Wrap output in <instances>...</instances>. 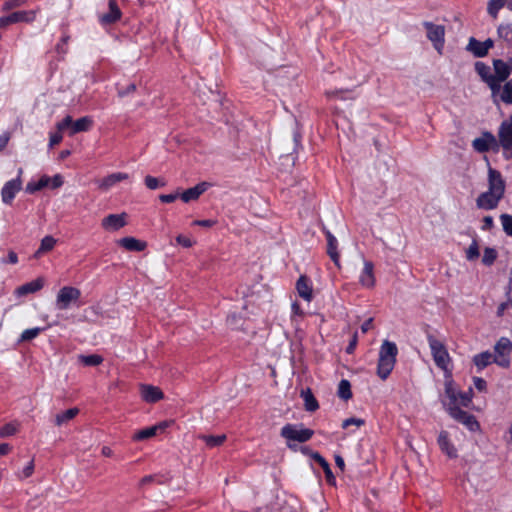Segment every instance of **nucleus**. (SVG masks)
Listing matches in <instances>:
<instances>
[{
	"label": "nucleus",
	"instance_id": "1",
	"mask_svg": "<svg viewBox=\"0 0 512 512\" xmlns=\"http://www.w3.org/2000/svg\"><path fill=\"white\" fill-rule=\"evenodd\" d=\"M506 183L501 173L489 167L488 169V190L481 193L476 199V206L483 210L495 209L500 200L504 197Z\"/></svg>",
	"mask_w": 512,
	"mask_h": 512
},
{
	"label": "nucleus",
	"instance_id": "2",
	"mask_svg": "<svg viewBox=\"0 0 512 512\" xmlns=\"http://www.w3.org/2000/svg\"><path fill=\"white\" fill-rule=\"evenodd\" d=\"M397 354L398 348L396 344L389 340H384L379 350L377 364V375L382 380L387 379L392 372L396 363Z\"/></svg>",
	"mask_w": 512,
	"mask_h": 512
},
{
	"label": "nucleus",
	"instance_id": "3",
	"mask_svg": "<svg viewBox=\"0 0 512 512\" xmlns=\"http://www.w3.org/2000/svg\"><path fill=\"white\" fill-rule=\"evenodd\" d=\"M447 398L449 399L448 403H444L448 414L455 419L456 421L465 425L470 431L475 432L480 430V424L477 421L476 417L464 410H462L459 406H455V395L451 388L447 389Z\"/></svg>",
	"mask_w": 512,
	"mask_h": 512
},
{
	"label": "nucleus",
	"instance_id": "4",
	"mask_svg": "<svg viewBox=\"0 0 512 512\" xmlns=\"http://www.w3.org/2000/svg\"><path fill=\"white\" fill-rule=\"evenodd\" d=\"M281 436L286 440L287 447L295 450L294 442L304 443L312 438L314 431L309 428L298 429L296 425L287 424L282 427Z\"/></svg>",
	"mask_w": 512,
	"mask_h": 512
},
{
	"label": "nucleus",
	"instance_id": "5",
	"mask_svg": "<svg viewBox=\"0 0 512 512\" xmlns=\"http://www.w3.org/2000/svg\"><path fill=\"white\" fill-rule=\"evenodd\" d=\"M494 73L490 78V89L492 96H496L499 93L502 83L507 80L511 73V67L508 63L502 59H495L493 61Z\"/></svg>",
	"mask_w": 512,
	"mask_h": 512
},
{
	"label": "nucleus",
	"instance_id": "6",
	"mask_svg": "<svg viewBox=\"0 0 512 512\" xmlns=\"http://www.w3.org/2000/svg\"><path fill=\"white\" fill-rule=\"evenodd\" d=\"M40 7L32 10L14 11L0 17V28H5L15 23H32L36 20Z\"/></svg>",
	"mask_w": 512,
	"mask_h": 512
},
{
	"label": "nucleus",
	"instance_id": "7",
	"mask_svg": "<svg viewBox=\"0 0 512 512\" xmlns=\"http://www.w3.org/2000/svg\"><path fill=\"white\" fill-rule=\"evenodd\" d=\"M428 341L436 365L440 369L447 371L450 357L444 344L433 336H429Z\"/></svg>",
	"mask_w": 512,
	"mask_h": 512
},
{
	"label": "nucleus",
	"instance_id": "8",
	"mask_svg": "<svg viewBox=\"0 0 512 512\" xmlns=\"http://www.w3.org/2000/svg\"><path fill=\"white\" fill-rule=\"evenodd\" d=\"M496 355L493 357V362L501 367L508 368L510 366L509 355L512 351V342L506 338L501 337L494 346Z\"/></svg>",
	"mask_w": 512,
	"mask_h": 512
},
{
	"label": "nucleus",
	"instance_id": "9",
	"mask_svg": "<svg viewBox=\"0 0 512 512\" xmlns=\"http://www.w3.org/2000/svg\"><path fill=\"white\" fill-rule=\"evenodd\" d=\"M81 297V291L73 286L62 287L56 298V305L59 310H66L71 303L77 302Z\"/></svg>",
	"mask_w": 512,
	"mask_h": 512
},
{
	"label": "nucleus",
	"instance_id": "10",
	"mask_svg": "<svg viewBox=\"0 0 512 512\" xmlns=\"http://www.w3.org/2000/svg\"><path fill=\"white\" fill-rule=\"evenodd\" d=\"M423 26L427 31V38L433 43L434 48L441 52L445 42V28L443 25H436L429 21H424Z\"/></svg>",
	"mask_w": 512,
	"mask_h": 512
},
{
	"label": "nucleus",
	"instance_id": "11",
	"mask_svg": "<svg viewBox=\"0 0 512 512\" xmlns=\"http://www.w3.org/2000/svg\"><path fill=\"white\" fill-rule=\"evenodd\" d=\"M497 140L499 148L502 147L504 151L510 152L512 157V115L501 123Z\"/></svg>",
	"mask_w": 512,
	"mask_h": 512
},
{
	"label": "nucleus",
	"instance_id": "12",
	"mask_svg": "<svg viewBox=\"0 0 512 512\" xmlns=\"http://www.w3.org/2000/svg\"><path fill=\"white\" fill-rule=\"evenodd\" d=\"M472 146L478 152H486L488 150L499 151L498 140L490 132H483L479 138L473 140Z\"/></svg>",
	"mask_w": 512,
	"mask_h": 512
},
{
	"label": "nucleus",
	"instance_id": "13",
	"mask_svg": "<svg viewBox=\"0 0 512 512\" xmlns=\"http://www.w3.org/2000/svg\"><path fill=\"white\" fill-rule=\"evenodd\" d=\"M127 225V214H110L101 221V226L106 231H118Z\"/></svg>",
	"mask_w": 512,
	"mask_h": 512
},
{
	"label": "nucleus",
	"instance_id": "14",
	"mask_svg": "<svg viewBox=\"0 0 512 512\" xmlns=\"http://www.w3.org/2000/svg\"><path fill=\"white\" fill-rule=\"evenodd\" d=\"M440 450L449 458L455 459L458 457V449L451 441L448 431H440L437 439Z\"/></svg>",
	"mask_w": 512,
	"mask_h": 512
},
{
	"label": "nucleus",
	"instance_id": "15",
	"mask_svg": "<svg viewBox=\"0 0 512 512\" xmlns=\"http://www.w3.org/2000/svg\"><path fill=\"white\" fill-rule=\"evenodd\" d=\"M451 388L453 394L455 395L454 405L459 407H469L473 398V390L470 388L467 392L457 391L454 387L452 380H447L445 382V394L447 395V389Z\"/></svg>",
	"mask_w": 512,
	"mask_h": 512
},
{
	"label": "nucleus",
	"instance_id": "16",
	"mask_svg": "<svg viewBox=\"0 0 512 512\" xmlns=\"http://www.w3.org/2000/svg\"><path fill=\"white\" fill-rule=\"evenodd\" d=\"M21 174H22V169H19L18 177L16 179L8 181L4 185L2 192H1L2 200L4 203L10 204L11 201L13 200L15 194L21 190V188H22V181H21V177H20Z\"/></svg>",
	"mask_w": 512,
	"mask_h": 512
},
{
	"label": "nucleus",
	"instance_id": "17",
	"mask_svg": "<svg viewBox=\"0 0 512 512\" xmlns=\"http://www.w3.org/2000/svg\"><path fill=\"white\" fill-rule=\"evenodd\" d=\"M122 17L121 9L116 0L108 1V12L99 16V22L102 25H111L119 21Z\"/></svg>",
	"mask_w": 512,
	"mask_h": 512
},
{
	"label": "nucleus",
	"instance_id": "18",
	"mask_svg": "<svg viewBox=\"0 0 512 512\" xmlns=\"http://www.w3.org/2000/svg\"><path fill=\"white\" fill-rule=\"evenodd\" d=\"M140 395L147 403H156L164 398L162 390L151 384H140Z\"/></svg>",
	"mask_w": 512,
	"mask_h": 512
},
{
	"label": "nucleus",
	"instance_id": "19",
	"mask_svg": "<svg viewBox=\"0 0 512 512\" xmlns=\"http://www.w3.org/2000/svg\"><path fill=\"white\" fill-rule=\"evenodd\" d=\"M493 41L491 39H487L483 42L471 37L469 39L467 50L472 52L475 57H485L489 49L493 47Z\"/></svg>",
	"mask_w": 512,
	"mask_h": 512
},
{
	"label": "nucleus",
	"instance_id": "20",
	"mask_svg": "<svg viewBox=\"0 0 512 512\" xmlns=\"http://www.w3.org/2000/svg\"><path fill=\"white\" fill-rule=\"evenodd\" d=\"M129 175L123 172L112 173L98 181V188L102 191H106L117 183L127 180Z\"/></svg>",
	"mask_w": 512,
	"mask_h": 512
},
{
	"label": "nucleus",
	"instance_id": "21",
	"mask_svg": "<svg viewBox=\"0 0 512 512\" xmlns=\"http://www.w3.org/2000/svg\"><path fill=\"white\" fill-rule=\"evenodd\" d=\"M296 290L298 295L307 302L313 299V289L306 275H301L296 282Z\"/></svg>",
	"mask_w": 512,
	"mask_h": 512
},
{
	"label": "nucleus",
	"instance_id": "22",
	"mask_svg": "<svg viewBox=\"0 0 512 512\" xmlns=\"http://www.w3.org/2000/svg\"><path fill=\"white\" fill-rule=\"evenodd\" d=\"M208 183L201 182L196 186L185 190L180 193L179 197L185 203L197 200L207 189Z\"/></svg>",
	"mask_w": 512,
	"mask_h": 512
},
{
	"label": "nucleus",
	"instance_id": "23",
	"mask_svg": "<svg viewBox=\"0 0 512 512\" xmlns=\"http://www.w3.org/2000/svg\"><path fill=\"white\" fill-rule=\"evenodd\" d=\"M117 244L128 251L136 252L144 251L147 247V243L145 241H141L134 237L121 238L117 241Z\"/></svg>",
	"mask_w": 512,
	"mask_h": 512
},
{
	"label": "nucleus",
	"instance_id": "24",
	"mask_svg": "<svg viewBox=\"0 0 512 512\" xmlns=\"http://www.w3.org/2000/svg\"><path fill=\"white\" fill-rule=\"evenodd\" d=\"M57 243V239H55L51 235L45 236L41 242L39 248L32 255L33 259H40L44 254L51 252Z\"/></svg>",
	"mask_w": 512,
	"mask_h": 512
},
{
	"label": "nucleus",
	"instance_id": "25",
	"mask_svg": "<svg viewBox=\"0 0 512 512\" xmlns=\"http://www.w3.org/2000/svg\"><path fill=\"white\" fill-rule=\"evenodd\" d=\"M44 280L43 278H37L31 282H28L24 285L19 286L16 289V294L18 296H25L30 293H35L43 288Z\"/></svg>",
	"mask_w": 512,
	"mask_h": 512
},
{
	"label": "nucleus",
	"instance_id": "26",
	"mask_svg": "<svg viewBox=\"0 0 512 512\" xmlns=\"http://www.w3.org/2000/svg\"><path fill=\"white\" fill-rule=\"evenodd\" d=\"M374 265L370 261L364 262V269L360 276V283L368 288H372L375 285V277L373 273Z\"/></svg>",
	"mask_w": 512,
	"mask_h": 512
},
{
	"label": "nucleus",
	"instance_id": "27",
	"mask_svg": "<svg viewBox=\"0 0 512 512\" xmlns=\"http://www.w3.org/2000/svg\"><path fill=\"white\" fill-rule=\"evenodd\" d=\"M326 237H327V241H328L327 253L330 256L331 260L334 262V264L337 267H340L339 253L337 250V240L331 234L330 231L326 232Z\"/></svg>",
	"mask_w": 512,
	"mask_h": 512
},
{
	"label": "nucleus",
	"instance_id": "28",
	"mask_svg": "<svg viewBox=\"0 0 512 512\" xmlns=\"http://www.w3.org/2000/svg\"><path fill=\"white\" fill-rule=\"evenodd\" d=\"M312 459H314L322 467V470H324L327 482L329 484L335 486L336 485L335 477L331 471V468H330L328 462L320 454L312 455Z\"/></svg>",
	"mask_w": 512,
	"mask_h": 512
},
{
	"label": "nucleus",
	"instance_id": "29",
	"mask_svg": "<svg viewBox=\"0 0 512 512\" xmlns=\"http://www.w3.org/2000/svg\"><path fill=\"white\" fill-rule=\"evenodd\" d=\"M93 120L88 117H82L76 121H73L72 128L70 130V135H74L79 132H85L90 129L92 126Z\"/></svg>",
	"mask_w": 512,
	"mask_h": 512
},
{
	"label": "nucleus",
	"instance_id": "30",
	"mask_svg": "<svg viewBox=\"0 0 512 512\" xmlns=\"http://www.w3.org/2000/svg\"><path fill=\"white\" fill-rule=\"evenodd\" d=\"M301 396L304 399L305 409L309 412H314L319 408L318 401L314 397L310 388L301 391Z\"/></svg>",
	"mask_w": 512,
	"mask_h": 512
},
{
	"label": "nucleus",
	"instance_id": "31",
	"mask_svg": "<svg viewBox=\"0 0 512 512\" xmlns=\"http://www.w3.org/2000/svg\"><path fill=\"white\" fill-rule=\"evenodd\" d=\"M79 414V409L74 407L70 408L64 412L58 413L55 416V424L56 426H61L70 420L74 419Z\"/></svg>",
	"mask_w": 512,
	"mask_h": 512
},
{
	"label": "nucleus",
	"instance_id": "32",
	"mask_svg": "<svg viewBox=\"0 0 512 512\" xmlns=\"http://www.w3.org/2000/svg\"><path fill=\"white\" fill-rule=\"evenodd\" d=\"M492 361L493 355L489 351H485L478 355H475L473 358V362L478 367V369H483L487 367Z\"/></svg>",
	"mask_w": 512,
	"mask_h": 512
},
{
	"label": "nucleus",
	"instance_id": "33",
	"mask_svg": "<svg viewBox=\"0 0 512 512\" xmlns=\"http://www.w3.org/2000/svg\"><path fill=\"white\" fill-rule=\"evenodd\" d=\"M475 70L479 74V76L483 79L485 83L490 87V78L492 77V72L490 66L486 65L483 62H476Z\"/></svg>",
	"mask_w": 512,
	"mask_h": 512
},
{
	"label": "nucleus",
	"instance_id": "34",
	"mask_svg": "<svg viewBox=\"0 0 512 512\" xmlns=\"http://www.w3.org/2000/svg\"><path fill=\"white\" fill-rule=\"evenodd\" d=\"M50 184V177L43 175L37 183L31 182L26 186V191L29 193H35Z\"/></svg>",
	"mask_w": 512,
	"mask_h": 512
},
{
	"label": "nucleus",
	"instance_id": "35",
	"mask_svg": "<svg viewBox=\"0 0 512 512\" xmlns=\"http://www.w3.org/2000/svg\"><path fill=\"white\" fill-rule=\"evenodd\" d=\"M338 396L347 401L352 398L351 384L348 380L343 379L338 386Z\"/></svg>",
	"mask_w": 512,
	"mask_h": 512
},
{
	"label": "nucleus",
	"instance_id": "36",
	"mask_svg": "<svg viewBox=\"0 0 512 512\" xmlns=\"http://www.w3.org/2000/svg\"><path fill=\"white\" fill-rule=\"evenodd\" d=\"M78 359L85 366H98L103 362V357L98 354L80 355Z\"/></svg>",
	"mask_w": 512,
	"mask_h": 512
},
{
	"label": "nucleus",
	"instance_id": "37",
	"mask_svg": "<svg viewBox=\"0 0 512 512\" xmlns=\"http://www.w3.org/2000/svg\"><path fill=\"white\" fill-rule=\"evenodd\" d=\"M506 0H489L487 5V12L492 17L496 18L498 12L505 5Z\"/></svg>",
	"mask_w": 512,
	"mask_h": 512
},
{
	"label": "nucleus",
	"instance_id": "38",
	"mask_svg": "<svg viewBox=\"0 0 512 512\" xmlns=\"http://www.w3.org/2000/svg\"><path fill=\"white\" fill-rule=\"evenodd\" d=\"M156 435V428L154 426L140 430L136 432L133 436V440L135 441H143L149 438H152Z\"/></svg>",
	"mask_w": 512,
	"mask_h": 512
},
{
	"label": "nucleus",
	"instance_id": "39",
	"mask_svg": "<svg viewBox=\"0 0 512 512\" xmlns=\"http://www.w3.org/2000/svg\"><path fill=\"white\" fill-rule=\"evenodd\" d=\"M500 220H501L504 232L508 236H512V215L501 214Z\"/></svg>",
	"mask_w": 512,
	"mask_h": 512
},
{
	"label": "nucleus",
	"instance_id": "40",
	"mask_svg": "<svg viewBox=\"0 0 512 512\" xmlns=\"http://www.w3.org/2000/svg\"><path fill=\"white\" fill-rule=\"evenodd\" d=\"M42 328H32L25 330L19 339V342H25L34 339L39 335V333L42 331Z\"/></svg>",
	"mask_w": 512,
	"mask_h": 512
},
{
	"label": "nucleus",
	"instance_id": "41",
	"mask_svg": "<svg viewBox=\"0 0 512 512\" xmlns=\"http://www.w3.org/2000/svg\"><path fill=\"white\" fill-rule=\"evenodd\" d=\"M27 0H6L2 5V11H10L18 7L26 5Z\"/></svg>",
	"mask_w": 512,
	"mask_h": 512
},
{
	"label": "nucleus",
	"instance_id": "42",
	"mask_svg": "<svg viewBox=\"0 0 512 512\" xmlns=\"http://www.w3.org/2000/svg\"><path fill=\"white\" fill-rule=\"evenodd\" d=\"M496 257H497V252H496L495 249H493V248H485L484 254H483V258H482V262L485 265H491L495 261Z\"/></svg>",
	"mask_w": 512,
	"mask_h": 512
},
{
	"label": "nucleus",
	"instance_id": "43",
	"mask_svg": "<svg viewBox=\"0 0 512 512\" xmlns=\"http://www.w3.org/2000/svg\"><path fill=\"white\" fill-rule=\"evenodd\" d=\"M203 439L208 446H219L225 441L226 435L204 436Z\"/></svg>",
	"mask_w": 512,
	"mask_h": 512
},
{
	"label": "nucleus",
	"instance_id": "44",
	"mask_svg": "<svg viewBox=\"0 0 512 512\" xmlns=\"http://www.w3.org/2000/svg\"><path fill=\"white\" fill-rule=\"evenodd\" d=\"M17 428L12 423H7L3 427L0 428V437H8L12 436L16 433Z\"/></svg>",
	"mask_w": 512,
	"mask_h": 512
},
{
	"label": "nucleus",
	"instance_id": "45",
	"mask_svg": "<svg viewBox=\"0 0 512 512\" xmlns=\"http://www.w3.org/2000/svg\"><path fill=\"white\" fill-rule=\"evenodd\" d=\"M498 33L506 40L512 41V27L510 25H500L498 28Z\"/></svg>",
	"mask_w": 512,
	"mask_h": 512
},
{
	"label": "nucleus",
	"instance_id": "46",
	"mask_svg": "<svg viewBox=\"0 0 512 512\" xmlns=\"http://www.w3.org/2000/svg\"><path fill=\"white\" fill-rule=\"evenodd\" d=\"M466 256L469 260H474L478 258L479 256V248L476 241H473V243L469 246Z\"/></svg>",
	"mask_w": 512,
	"mask_h": 512
},
{
	"label": "nucleus",
	"instance_id": "47",
	"mask_svg": "<svg viewBox=\"0 0 512 512\" xmlns=\"http://www.w3.org/2000/svg\"><path fill=\"white\" fill-rule=\"evenodd\" d=\"M364 424H365V421L363 419L352 417V418H348L343 421L342 428L345 429L350 425H355L357 427H360V426H363Z\"/></svg>",
	"mask_w": 512,
	"mask_h": 512
},
{
	"label": "nucleus",
	"instance_id": "48",
	"mask_svg": "<svg viewBox=\"0 0 512 512\" xmlns=\"http://www.w3.org/2000/svg\"><path fill=\"white\" fill-rule=\"evenodd\" d=\"M176 242L185 248H190L194 244V242L190 238L181 234L176 237Z\"/></svg>",
	"mask_w": 512,
	"mask_h": 512
},
{
	"label": "nucleus",
	"instance_id": "49",
	"mask_svg": "<svg viewBox=\"0 0 512 512\" xmlns=\"http://www.w3.org/2000/svg\"><path fill=\"white\" fill-rule=\"evenodd\" d=\"M73 119L70 115H67L61 122L57 123V129L59 131L64 130L67 127L72 128Z\"/></svg>",
	"mask_w": 512,
	"mask_h": 512
},
{
	"label": "nucleus",
	"instance_id": "50",
	"mask_svg": "<svg viewBox=\"0 0 512 512\" xmlns=\"http://www.w3.org/2000/svg\"><path fill=\"white\" fill-rule=\"evenodd\" d=\"M179 195H180L179 192H176V193H173V194H162V195L159 196V199L163 203H172V202H174L179 197Z\"/></svg>",
	"mask_w": 512,
	"mask_h": 512
},
{
	"label": "nucleus",
	"instance_id": "51",
	"mask_svg": "<svg viewBox=\"0 0 512 512\" xmlns=\"http://www.w3.org/2000/svg\"><path fill=\"white\" fill-rule=\"evenodd\" d=\"M145 184L149 189H156L159 186V180L153 176H146L145 177Z\"/></svg>",
	"mask_w": 512,
	"mask_h": 512
},
{
	"label": "nucleus",
	"instance_id": "52",
	"mask_svg": "<svg viewBox=\"0 0 512 512\" xmlns=\"http://www.w3.org/2000/svg\"><path fill=\"white\" fill-rule=\"evenodd\" d=\"M50 183L52 189H57L63 185V178L60 174H56L50 178Z\"/></svg>",
	"mask_w": 512,
	"mask_h": 512
},
{
	"label": "nucleus",
	"instance_id": "53",
	"mask_svg": "<svg viewBox=\"0 0 512 512\" xmlns=\"http://www.w3.org/2000/svg\"><path fill=\"white\" fill-rule=\"evenodd\" d=\"M473 381H474L475 388L477 390H479L480 392L486 391L487 384L483 378L475 377Z\"/></svg>",
	"mask_w": 512,
	"mask_h": 512
},
{
	"label": "nucleus",
	"instance_id": "54",
	"mask_svg": "<svg viewBox=\"0 0 512 512\" xmlns=\"http://www.w3.org/2000/svg\"><path fill=\"white\" fill-rule=\"evenodd\" d=\"M10 138H11L10 132H5L4 134L0 135V152L5 149Z\"/></svg>",
	"mask_w": 512,
	"mask_h": 512
},
{
	"label": "nucleus",
	"instance_id": "55",
	"mask_svg": "<svg viewBox=\"0 0 512 512\" xmlns=\"http://www.w3.org/2000/svg\"><path fill=\"white\" fill-rule=\"evenodd\" d=\"M494 226V221H493V218L491 216H485L483 218V225H482V229L483 230H491Z\"/></svg>",
	"mask_w": 512,
	"mask_h": 512
},
{
	"label": "nucleus",
	"instance_id": "56",
	"mask_svg": "<svg viewBox=\"0 0 512 512\" xmlns=\"http://www.w3.org/2000/svg\"><path fill=\"white\" fill-rule=\"evenodd\" d=\"M357 340H358V336H357V333L355 332V333L353 334V336H352V339H351V341H350V343H349L348 347L346 348V352H347L348 354L353 353V351H354V349H355V347H356V345H357Z\"/></svg>",
	"mask_w": 512,
	"mask_h": 512
},
{
	"label": "nucleus",
	"instance_id": "57",
	"mask_svg": "<svg viewBox=\"0 0 512 512\" xmlns=\"http://www.w3.org/2000/svg\"><path fill=\"white\" fill-rule=\"evenodd\" d=\"M172 424H174V420H165V421H162V422L158 423L157 425H155L154 428H156V432L158 430L164 431L166 428L170 427Z\"/></svg>",
	"mask_w": 512,
	"mask_h": 512
},
{
	"label": "nucleus",
	"instance_id": "58",
	"mask_svg": "<svg viewBox=\"0 0 512 512\" xmlns=\"http://www.w3.org/2000/svg\"><path fill=\"white\" fill-rule=\"evenodd\" d=\"M216 224V221L214 220H195L193 222V225L202 226V227H212Z\"/></svg>",
	"mask_w": 512,
	"mask_h": 512
},
{
	"label": "nucleus",
	"instance_id": "59",
	"mask_svg": "<svg viewBox=\"0 0 512 512\" xmlns=\"http://www.w3.org/2000/svg\"><path fill=\"white\" fill-rule=\"evenodd\" d=\"M500 96H512V78L506 82L503 93Z\"/></svg>",
	"mask_w": 512,
	"mask_h": 512
},
{
	"label": "nucleus",
	"instance_id": "60",
	"mask_svg": "<svg viewBox=\"0 0 512 512\" xmlns=\"http://www.w3.org/2000/svg\"><path fill=\"white\" fill-rule=\"evenodd\" d=\"M34 472V462L31 461L24 469L23 475L25 478H29Z\"/></svg>",
	"mask_w": 512,
	"mask_h": 512
},
{
	"label": "nucleus",
	"instance_id": "61",
	"mask_svg": "<svg viewBox=\"0 0 512 512\" xmlns=\"http://www.w3.org/2000/svg\"><path fill=\"white\" fill-rule=\"evenodd\" d=\"M62 141V135L60 133H55L50 136V147H53L59 144Z\"/></svg>",
	"mask_w": 512,
	"mask_h": 512
},
{
	"label": "nucleus",
	"instance_id": "62",
	"mask_svg": "<svg viewBox=\"0 0 512 512\" xmlns=\"http://www.w3.org/2000/svg\"><path fill=\"white\" fill-rule=\"evenodd\" d=\"M373 327V318L367 319L361 326V331L363 333H366L368 330H370Z\"/></svg>",
	"mask_w": 512,
	"mask_h": 512
},
{
	"label": "nucleus",
	"instance_id": "63",
	"mask_svg": "<svg viewBox=\"0 0 512 512\" xmlns=\"http://www.w3.org/2000/svg\"><path fill=\"white\" fill-rule=\"evenodd\" d=\"M11 451V446L8 443L0 444V455H7Z\"/></svg>",
	"mask_w": 512,
	"mask_h": 512
},
{
	"label": "nucleus",
	"instance_id": "64",
	"mask_svg": "<svg viewBox=\"0 0 512 512\" xmlns=\"http://www.w3.org/2000/svg\"><path fill=\"white\" fill-rule=\"evenodd\" d=\"M509 305H512V301H508V302H504L502 304H500V306L498 307V310H497V315L499 317H501L505 311V309L509 306Z\"/></svg>",
	"mask_w": 512,
	"mask_h": 512
}]
</instances>
